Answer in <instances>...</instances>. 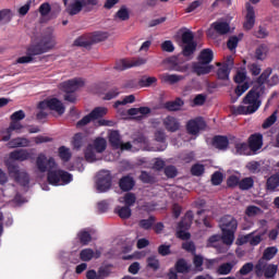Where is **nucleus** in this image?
Masks as SVG:
<instances>
[{"label": "nucleus", "instance_id": "1", "mask_svg": "<svg viewBox=\"0 0 279 279\" xmlns=\"http://www.w3.org/2000/svg\"><path fill=\"white\" fill-rule=\"evenodd\" d=\"M279 83V76L278 75H271V68H266L264 70V73L262 75H258L256 78V84L251 88V90H247V94H245V116H251L253 113H256L258 111V108H260V90H263L264 84L268 85L269 87L277 86Z\"/></svg>", "mask_w": 279, "mask_h": 279}, {"label": "nucleus", "instance_id": "2", "mask_svg": "<svg viewBox=\"0 0 279 279\" xmlns=\"http://www.w3.org/2000/svg\"><path fill=\"white\" fill-rule=\"evenodd\" d=\"M219 229H221V234H214L208 238V247H214V244L220 241L225 243V245H232V243H234L236 220L232 216L221 217L219 220Z\"/></svg>", "mask_w": 279, "mask_h": 279}, {"label": "nucleus", "instance_id": "3", "mask_svg": "<svg viewBox=\"0 0 279 279\" xmlns=\"http://www.w3.org/2000/svg\"><path fill=\"white\" fill-rule=\"evenodd\" d=\"M54 167V158H47L44 154L36 157V169L41 173L47 172V183L49 185L58 186L60 185V170H52Z\"/></svg>", "mask_w": 279, "mask_h": 279}, {"label": "nucleus", "instance_id": "4", "mask_svg": "<svg viewBox=\"0 0 279 279\" xmlns=\"http://www.w3.org/2000/svg\"><path fill=\"white\" fill-rule=\"evenodd\" d=\"M82 86H84V81H81V78H73L60 83V90L65 93L64 100L70 104H75V92Z\"/></svg>", "mask_w": 279, "mask_h": 279}, {"label": "nucleus", "instance_id": "5", "mask_svg": "<svg viewBox=\"0 0 279 279\" xmlns=\"http://www.w3.org/2000/svg\"><path fill=\"white\" fill-rule=\"evenodd\" d=\"M63 4H65V13L68 16H75L78 15L86 5H97V0H71V2L63 0Z\"/></svg>", "mask_w": 279, "mask_h": 279}, {"label": "nucleus", "instance_id": "6", "mask_svg": "<svg viewBox=\"0 0 279 279\" xmlns=\"http://www.w3.org/2000/svg\"><path fill=\"white\" fill-rule=\"evenodd\" d=\"M5 167H8V173L12 180H15V183L21 184V186H28L29 177L27 172L19 169L17 165L13 162H5Z\"/></svg>", "mask_w": 279, "mask_h": 279}, {"label": "nucleus", "instance_id": "7", "mask_svg": "<svg viewBox=\"0 0 279 279\" xmlns=\"http://www.w3.org/2000/svg\"><path fill=\"white\" fill-rule=\"evenodd\" d=\"M182 56L184 58H190L192 54H195V50L197 49V43H195V35L190 31H184L182 33Z\"/></svg>", "mask_w": 279, "mask_h": 279}, {"label": "nucleus", "instance_id": "8", "mask_svg": "<svg viewBox=\"0 0 279 279\" xmlns=\"http://www.w3.org/2000/svg\"><path fill=\"white\" fill-rule=\"evenodd\" d=\"M106 114H108V109L105 107H97L95 109H92L89 114L84 116V118H81V120L76 122V128H84L88 125L92 121L102 119Z\"/></svg>", "mask_w": 279, "mask_h": 279}, {"label": "nucleus", "instance_id": "9", "mask_svg": "<svg viewBox=\"0 0 279 279\" xmlns=\"http://www.w3.org/2000/svg\"><path fill=\"white\" fill-rule=\"evenodd\" d=\"M193 220V214L192 210H189L184 214V218H182L181 221H179L178 228L179 231H177V239L182 241L190 240V233L185 232L186 230H190V227L192 226Z\"/></svg>", "mask_w": 279, "mask_h": 279}, {"label": "nucleus", "instance_id": "10", "mask_svg": "<svg viewBox=\"0 0 279 279\" xmlns=\"http://www.w3.org/2000/svg\"><path fill=\"white\" fill-rule=\"evenodd\" d=\"M279 271V267L274 264H256V270H253V272L256 274V278L264 277L266 279H274V276H277V272Z\"/></svg>", "mask_w": 279, "mask_h": 279}, {"label": "nucleus", "instance_id": "11", "mask_svg": "<svg viewBox=\"0 0 279 279\" xmlns=\"http://www.w3.org/2000/svg\"><path fill=\"white\" fill-rule=\"evenodd\" d=\"M147 62L146 59L143 58H131V59H121L116 62V71L122 72L129 69L142 66Z\"/></svg>", "mask_w": 279, "mask_h": 279}, {"label": "nucleus", "instance_id": "12", "mask_svg": "<svg viewBox=\"0 0 279 279\" xmlns=\"http://www.w3.org/2000/svg\"><path fill=\"white\" fill-rule=\"evenodd\" d=\"M112 183V177L110 175V171L102 170L97 173V192L98 193H106L110 190Z\"/></svg>", "mask_w": 279, "mask_h": 279}, {"label": "nucleus", "instance_id": "13", "mask_svg": "<svg viewBox=\"0 0 279 279\" xmlns=\"http://www.w3.org/2000/svg\"><path fill=\"white\" fill-rule=\"evenodd\" d=\"M204 130H205V121L203 120V118L197 117L195 119H191L190 121H187V134L192 136H197L199 131H204Z\"/></svg>", "mask_w": 279, "mask_h": 279}, {"label": "nucleus", "instance_id": "14", "mask_svg": "<svg viewBox=\"0 0 279 279\" xmlns=\"http://www.w3.org/2000/svg\"><path fill=\"white\" fill-rule=\"evenodd\" d=\"M264 145V136L260 134H253L251 137H247V149L251 153L256 154Z\"/></svg>", "mask_w": 279, "mask_h": 279}, {"label": "nucleus", "instance_id": "15", "mask_svg": "<svg viewBox=\"0 0 279 279\" xmlns=\"http://www.w3.org/2000/svg\"><path fill=\"white\" fill-rule=\"evenodd\" d=\"M102 41L101 35L95 34L92 36V39H86L85 37H78L73 41V46L89 48L92 45Z\"/></svg>", "mask_w": 279, "mask_h": 279}, {"label": "nucleus", "instance_id": "16", "mask_svg": "<svg viewBox=\"0 0 279 279\" xmlns=\"http://www.w3.org/2000/svg\"><path fill=\"white\" fill-rule=\"evenodd\" d=\"M256 25V11L253 10L251 4L245 7V31L253 29V26Z\"/></svg>", "mask_w": 279, "mask_h": 279}, {"label": "nucleus", "instance_id": "17", "mask_svg": "<svg viewBox=\"0 0 279 279\" xmlns=\"http://www.w3.org/2000/svg\"><path fill=\"white\" fill-rule=\"evenodd\" d=\"M151 112V110L148 107H140V108H132L126 110V114L134 117V120L136 121H142V119H145L149 113Z\"/></svg>", "mask_w": 279, "mask_h": 279}, {"label": "nucleus", "instance_id": "18", "mask_svg": "<svg viewBox=\"0 0 279 279\" xmlns=\"http://www.w3.org/2000/svg\"><path fill=\"white\" fill-rule=\"evenodd\" d=\"M49 107V110L54 111L58 116L65 113V106H62V102L58 98H49L44 100Z\"/></svg>", "mask_w": 279, "mask_h": 279}, {"label": "nucleus", "instance_id": "19", "mask_svg": "<svg viewBox=\"0 0 279 279\" xmlns=\"http://www.w3.org/2000/svg\"><path fill=\"white\" fill-rule=\"evenodd\" d=\"M134 178L130 175H123L120 180H118V189L121 190L123 193H128L134 189Z\"/></svg>", "mask_w": 279, "mask_h": 279}, {"label": "nucleus", "instance_id": "20", "mask_svg": "<svg viewBox=\"0 0 279 279\" xmlns=\"http://www.w3.org/2000/svg\"><path fill=\"white\" fill-rule=\"evenodd\" d=\"M21 130H23V125L21 124V122L10 121V126L8 129H4V131H2V134H4L2 136V142L7 143V141H10L13 131H21Z\"/></svg>", "mask_w": 279, "mask_h": 279}, {"label": "nucleus", "instance_id": "21", "mask_svg": "<svg viewBox=\"0 0 279 279\" xmlns=\"http://www.w3.org/2000/svg\"><path fill=\"white\" fill-rule=\"evenodd\" d=\"M210 145H213L214 148L223 151L229 147V140L227 136L216 135L214 136V140L210 141Z\"/></svg>", "mask_w": 279, "mask_h": 279}, {"label": "nucleus", "instance_id": "22", "mask_svg": "<svg viewBox=\"0 0 279 279\" xmlns=\"http://www.w3.org/2000/svg\"><path fill=\"white\" fill-rule=\"evenodd\" d=\"M54 47H48V46H29L26 49V57H36L44 53H47V51L51 50Z\"/></svg>", "mask_w": 279, "mask_h": 279}, {"label": "nucleus", "instance_id": "23", "mask_svg": "<svg viewBox=\"0 0 279 279\" xmlns=\"http://www.w3.org/2000/svg\"><path fill=\"white\" fill-rule=\"evenodd\" d=\"M37 46L54 48V35H52V31H48L46 34H44L39 44L31 45V47H37Z\"/></svg>", "mask_w": 279, "mask_h": 279}, {"label": "nucleus", "instance_id": "24", "mask_svg": "<svg viewBox=\"0 0 279 279\" xmlns=\"http://www.w3.org/2000/svg\"><path fill=\"white\" fill-rule=\"evenodd\" d=\"M214 61V51L210 49L201 50V54L197 56V64H210Z\"/></svg>", "mask_w": 279, "mask_h": 279}, {"label": "nucleus", "instance_id": "25", "mask_svg": "<svg viewBox=\"0 0 279 279\" xmlns=\"http://www.w3.org/2000/svg\"><path fill=\"white\" fill-rule=\"evenodd\" d=\"M210 71H214V65L195 63L192 65V72H194L197 76L208 75Z\"/></svg>", "mask_w": 279, "mask_h": 279}, {"label": "nucleus", "instance_id": "26", "mask_svg": "<svg viewBox=\"0 0 279 279\" xmlns=\"http://www.w3.org/2000/svg\"><path fill=\"white\" fill-rule=\"evenodd\" d=\"M210 28H213L219 36L229 34V23L227 22H214L210 24Z\"/></svg>", "mask_w": 279, "mask_h": 279}, {"label": "nucleus", "instance_id": "27", "mask_svg": "<svg viewBox=\"0 0 279 279\" xmlns=\"http://www.w3.org/2000/svg\"><path fill=\"white\" fill-rule=\"evenodd\" d=\"M163 128H166V131L174 133L179 131V121L177 120V118H173L171 116L166 117V119H163Z\"/></svg>", "mask_w": 279, "mask_h": 279}, {"label": "nucleus", "instance_id": "28", "mask_svg": "<svg viewBox=\"0 0 279 279\" xmlns=\"http://www.w3.org/2000/svg\"><path fill=\"white\" fill-rule=\"evenodd\" d=\"M29 158L31 155L28 154V150L25 149L14 150L10 153V159L19 162H23L25 160H28Z\"/></svg>", "mask_w": 279, "mask_h": 279}, {"label": "nucleus", "instance_id": "29", "mask_svg": "<svg viewBox=\"0 0 279 279\" xmlns=\"http://www.w3.org/2000/svg\"><path fill=\"white\" fill-rule=\"evenodd\" d=\"M184 80L183 75H177V74H160V82L168 83L169 85H174L179 82H182Z\"/></svg>", "mask_w": 279, "mask_h": 279}, {"label": "nucleus", "instance_id": "30", "mask_svg": "<svg viewBox=\"0 0 279 279\" xmlns=\"http://www.w3.org/2000/svg\"><path fill=\"white\" fill-rule=\"evenodd\" d=\"M240 187V191H245V179H239L234 175H231L227 179V187Z\"/></svg>", "mask_w": 279, "mask_h": 279}, {"label": "nucleus", "instance_id": "31", "mask_svg": "<svg viewBox=\"0 0 279 279\" xmlns=\"http://www.w3.org/2000/svg\"><path fill=\"white\" fill-rule=\"evenodd\" d=\"M106 147H108V142H105L102 137L95 140L93 145L86 146V148H92V150H95L97 154H102Z\"/></svg>", "mask_w": 279, "mask_h": 279}, {"label": "nucleus", "instance_id": "32", "mask_svg": "<svg viewBox=\"0 0 279 279\" xmlns=\"http://www.w3.org/2000/svg\"><path fill=\"white\" fill-rule=\"evenodd\" d=\"M182 106H184V100H182V98H177L173 101H166V104L163 105V108L166 110L174 112L182 109Z\"/></svg>", "mask_w": 279, "mask_h": 279}, {"label": "nucleus", "instance_id": "33", "mask_svg": "<svg viewBox=\"0 0 279 279\" xmlns=\"http://www.w3.org/2000/svg\"><path fill=\"white\" fill-rule=\"evenodd\" d=\"M8 142H10V148H26L31 144L28 138L25 137H15L8 140Z\"/></svg>", "mask_w": 279, "mask_h": 279}, {"label": "nucleus", "instance_id": "34", "mask_svg": "<svg viewBox=\"0 0 279 279\" xmlns=\"http://www.w3.org/2000/svg\"><path fill=\"white\" fill-rule=\"evenodd\" d=\"M279 187V174L275 173L266 179V191L274 192Z\"/></svg>", "mask_w": 279, "mask_h": 279}, {"label": "nucleus", "instance_id": "35", "mask_svg": "<svg viewBox=\"0 0 279 279\" xmlns=\"http://www.w3.org/2000/svg\"><path fill=\"white\" fill-rule=\"evenodd\" d=\"M206 258L202 255H192V266L195 267V272H203V264H205Z\"/></svg>", "mask_w": 279, "mask_h": 279}, {"label": "nucleus", "instance_id": "36", "mask_svg": "<svg viewBox=\"0 0 279 279\" xmlns=\"http://www.w3.org/2000/svg\"><path fill=\"white\" fill-rule=\"evenodd\" d=\"M229 64L225 63L221 64L218 71H216V77H218L221 81H229Z\"/></svg>", "mask_w": 279, "mask_h": 279}, {"label": "nucleus", "instance_id": "37", "mask_svg": "<svg viewBox=\"0 0 279 279\" xmlns=\"http://www.w3.org/2000/svg\"><path fill=\"white\" fill-rule=\"evenodd\" d=\"M116 215H118V218H121V220H128L131 218V206L117 207Z\"/></svg>", "mask_w": 279, "mask_h": 279}, {"label": "nucleus", "instance_id": "38", "mask_svg": "<svg viewBox=\"0 0 279 279\" xmlns=\"http://www.w3.org/2000/svg\"><path fill=\"white\" fill-rule=\"evenodd\" d=\"M78 258L81 259V262L88 263L89 260H92V258H94V251L92 248L81 250V252L78 253Z\"/></svg>", "mask_w": 279, "mask_h": 279}, {"label": "nucleus", "instance_id": "39", "mask_svg": "<svg viewBox=\"0 0 279 279\" xmlns=\"http://www.w3.org/2000/svg\"><path fill=\"white\" fill-rule=\"evenodd\" d=\"M58 156L63 162L71 161V149H68L65 146H60V148H58Z\"/></svg>", "mask_w": 279, "mask_h": 279}, {"label": "nucleus", "instance_id": "40", "mask_svg": "<svg viewBox=\"0 0 279 279\" xmlns=\"http://www.w3.org/2000/svg\"><path fill=\"white\" fill-rule=\"evenodd\" d=\"M155 217L150 216L147 219H142L138 222V226L142 230H149L150 228L155 227Z\"/></svg>", "mask_w": 279, "mask_h": 279}, {"label": "nucleus", "instance_id": "41", "mask_svg": "<svg viewBox=\"0 0 279 279\" xmlns=\"http://www.w3.org/2000/svg\"><path fill=\"white\" fill-rule=\"evenodd\" d=\"M260 241H263V238H260V234H246L245 235V243L251 244V246H257Z\"/></svg>", "mask_w": 279, "mask_h": 279}, {"label": "nucleus", "instance_id": "42", "mask_svg": "<svg viewBox=\"0 0 279 279\" xmlns=\"http://www.w3.org/2000/svg\"><path fill=\"white\" fill-rule=\"evenodd\" d=\"M277 246H269L264 250V254L262 256V259L264 260H271L274 256H277Z\"/></svg>", "mask_w": 279, "mask_h": 279}, {"label": "nucleus", "instance_id": "43", "mask_svg": "<svg viewBox=\"0 0 279 279\" xmlns=\"http://www.w3.org/2000/svg\"><path fill=\"white\" fill-rule=\"evenodd\" d=\"M177 274H190V266L186 265L184 259L177 260L175 264Z\"/></svg>", "mask_w": 279, "mask_h": 279}, {"label": "nucleus", "instance_id": "44", "mask_svg": "<svg viewBox=\"0 0 279 279\" xmlns=\"http://www.w3.org/2000/svg\"><path fill=\"white\" fill-rule=\"evenodd\" d=\"M247 73H251L252 76H260L264 72H260V65L256 62L247 63Z\"/></svg>", "mask_w": 279, "mask_h": 279}, {"label": "nucleus", "instance_id": "45", "mask_svg": "<svg viewBox=\"0 0 279 279\" xmlns=\"http://www.w3.org/2000/svg\"><path fill=\"white\" fill-rule=\"evenodd\" d=\"M232 267L231 263L221 264L219 268H216V274H219V276H227L229 272H232Z\"/></svg>", "mask_w": 279, "mask_h": 279}, {"label": "nucleus", "instance_id": "46", "mask_svg": "<svg viewBox=\"0 0 279 279\" xmlns=\"http://www.w3.org/2000/svg\"><path fill=\"white\" fill-rule=\"evenodd\" d=\"M92 242V234L88 231H80L78 232V243L81 245H89Z\"/></svg>", "mask_w": 279, "mask_h": 279}, {"label": "nucleus", "instance_id": "47", "mask_svg": "<svg viewBox=\"0 0 279 279\" xmlns=\"http://www.w3.org/2000/svg\"><path fill=\"white\" fill-rule=\"evenodd\" d=\"M136 203V196L134 193H126L123 195V207H132Z\"/></svg>", "mask_w": 279, "mask_h": 279}, {"label": "nucleus", "instance_id": "48", "mask_svg": "<svg viewBox=\"0 0 279 279\" xmlns=\"http://www.w3.org/2000/svg\"><path fill=\"white\" fill-rule=\"evenodd\" d=\"M205 172V167L202 163L192 165L190 173L192 177H201Z\"/></svg>", "mask_w": 279, "mask_h": 279}, {"label": "nucleus", "instance_id": "49", "mask_svg": "<svg viewBox=\"0 0 279 279\" xmlns=\"http://www.w3.org/2000/svg\"><path fill=\"white\" fill-rule=\"evenodd\" d=\"M223 181V174H221L220 171L214 172V174H210V185L219 186L221 185V182Z\"/></svg>", "mask_w": 279, "mask_h": 279}, {"label": "nucleus", "instance_id": "50", "mask_svg": "<svg viewBox=\"0 0 279 279\" xmlns=\"http://www.w3.org/2000/svg\"><path fill=\"white\" fill-rule=\"evenodd\" d=\"M108 143H110V145L118 146V144H121V134H119L118 131H111L108 136Z\"/></svg>", "mask_w": 279, "mask_h": 279}, {"label": "nucleus", "instance_id": "51", "mask_svg": "<svg viewBox=\"0 0 279 279\" xmlns=\"http://www.w3.org/2000/svg\"><path fill=\"white\" fill-rule=\"evenodd\" d=\"M134 95H129L126 97H123V100H116V102L113 104V108L118 109V107L121 106H126L129 104H134Z\"/></svg>", "mask_w": 279, "mask_h": 279}, {"label": "nucleus", "instance_id": "52", "mask_svg": "<svg viewBox=\"0 0 279 279\" xmlns=\"http://www.w3.org/2000/svg\"><path fill=\"white\" fill-rule=\"evenodd\" d=\"M147 268L153 269V271H158L160 268V262L155 256L147 257Z\"/></svg>", "mask_w": 279, "mask_h": 279}, {"label": "nucleus", "instance_id": "53", "mask_svg": "<svg viewBox=\"0 0 279 279\" xmlns=\"http://www.w3.org/2000/svg\"><path fill=\"white\" fill-rule=\"evenodd\" d=\"M157 82H158V78H155V77H142L140 80V87L148 88L149 86L155 85V83Z\"/></svg>", "mask_w": 279, "mask_h": 279}, {"label": "nucleus", "instance_id": "54", "mask_svg": "<svg viewBox=\"0 0 279 279\" xmlns=\"http://www.w3.org/2000/svg\"><path fill=\"white\" fill-rule=\"evenodd\" d=\"M116 19L120 21H129V10L126 7H121V9H118L116 12Z\"/></svg>", "mask_w": 279, "mask_h": 279}, {"label": "nucleus", "instance_id": "55", "mask_svg": "<svg viewBox=\"0 0 279 279\" xmlns=\"http://www.w3.org/2000/svg\"><path fill=\"white\" fill-rule=\"evenodd\" d=\"M276 122H277V110H275V112H271V116H269V118H266L262 128L269 129Z\"/></svg>", "mask_w": 279, "mask_h": 279}, {"label": "nucleus", "instance_id": "56", "mask_svg": "<svg viewBox=\"0 0 279 279\" xmlns=\"http://www.w3.org/2000/svg\"><path fill=\"white\" fill-rule=\"evenodd\" d=\"M229 112H232L234 117L245 116V106H231Z\"/></svg>", "mask_w": 279, "mask_h": 279}, {"label": "nucleus", "instance_id": "57", "mask_svg": "<svg viewBox=\"0 0 279 279\" xmlns=\"http://www.w3.org/2000/svg\"><path fill=\"white\" fill-rule=\"evenodd\" d=\"M239 43H240V37H236V36L229 37V39H227V49H229V51H234V49H236V44Z\"/></svg>", "mask_w": 279, "mask_h": 279}, {"label": "nucleus", "instance_id": "58", "mask_svg": "<svg viewBox=\"0 0 279 279\" xmlns=\"http://www.w3.org/2000/svg\"><path fill=\"white\" fill-rule=\"evenodd\" d=\"M160 171H163V174L166 178L173 179L177 178V167L169 166L166 167L165 169H160Z\"/></svg>", "mask_w": 279, "mask_h": 279}, {"label": "nucleus", "instance_id": "59", "mask_svg": "<svg viewBox=\"0 0 279 279\" xmlns=\"http://www.w3.org/2000/svg\"><path fill=\"white\" fill-rule=\"evenodd\" d=\"M179 159H181L182 162L184 163H190L193 160H195V153L193 151L182 153V155H179Z\"/></svg>", "mask_w": 279, "mask_h": 279}, {"label": "nucleus", "instance_id": "60", "mask_svg": "<svg viewBox=\"0 0 279 279\" xmlns=\"http://www.w3.org/2000/svg\"><path fill=\"white\" fill-rule=\"evenodd\" d=\"M25 119V112L23 110H17L15 112H12L10 116L11 122H21Z\"/></svg>", "mask_w": 279, "mask_h": 279}, {"label": "nucleus", "instance_id": "61", "mask_svg": "<svg viewBox=\"0 0 279 279\" xmlns=\"http://www.w3.org/2000/svg\"><path fill=\"white\" fill-rule=\"evenodd\" d=\"M182 250L192 254V256L197 255V254H195V251H196L195 243H193L191 241L182 243Z\"/></svg>", "mask_w": 279, "mask_h": 279}, {"label": "nucleus", "instance_id": "62", "mask_svg": "<svg viewBox=\"0 0 279 279\" xmlns=\"http://www.w3.org/2000/svg\"><path fill=\"white\" fill-rule=\"evenodd\" d=\"M266 59V46L262 45L256 48V60L264 61Z\"/></svg>", "mask_w": 279, "mask_h": 279}, {"label": "nucleus", "instance_id": "63", "mask_svg": "<svg viewBox=\"0 0 279 279\" xmlns=\"http://www.w3.org/2000/svg\"><path fill=\"white\" fill-rule=\"evenodd\" d=\"M158 255L163 257L171 255V245L160 244L158 246Z\"/></svg>", "mask_w": 279, "mask_h": 279}, {"label": "nucleus", "instance_id": "64", "mask_svg": "<svg viewBox=\"0 0 279 279\" xmlns=\"http://www.w3.org/2000/svg\"><path fill=\"white\" fill-rule=\"evenodd\" d=\"M72 181H73V175L71 173L60 170V182H63V184H69Z\"/></svg>", "mask_w": 279, "mask_h": 279}]
</instances>
